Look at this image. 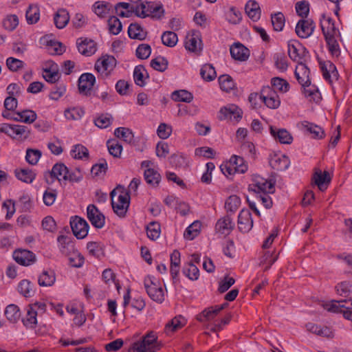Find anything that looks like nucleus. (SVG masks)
<instances>
[{
  "instance_id": "1",
  "label": "nucleus",
  "mask_w": 352,
  "mask_h": 352,
  "mask_svg": "<svg viewBox=\"0 0 352 352\" xmlns=\"http://www.w3.org/2000/svg\"><path fill=\"white\" fill-rule=\"evenodd\" d=\"M162 345L157 341V336L153 331L147 333L141 342H135L129 349V352H157Z\"/></svg>"
},
{
  "instance_id": "2",
  "label": "nucleus",
  "mask_w": 352,
  "mask_h": 352,
  "mask_svg": "<svg viewBox=\"0 0 352 352\" xmlns=\"http://www.w3.org/2000/svg\"><path fill=\"white\" fill-rule=\"evenodd\" d=\"M0 133H4L12 139L23 141L29 138L30 131L26 126L3 123L0 124Z\"/></svg>"
},
{
  "instance_id": "3",
  "label": "nucleus",
  "mask_w": 352,
  "mask_h": 352,
  "mask_svg": "<svg viewBox=\"0 0 352 352\" xmlns=\"http://www.w3.org/2000/svg\"><path fill=\"white\" fill-rule=\"evenodd\" d=\"M328 311L342 313L343 316L352 321V299L333 300L330 304L324 305Z\"/></svg>"
},
{
  "instance_id": "4",
  "label": "nucleus",
  "mask_w": 352,
  "mask_h": 352,
  "mask_svg": "<svg viewBox=\"0 0 352 352\" xmlns=\"http://www.w3.org/2000/svg\"><path fill=\"white\" fill-rule=\"evenodd\" d=\"M116 195V192L114 189L110 193L113 210L120 217H124L130 204L129 193V192H122V194L118 195L117 201L114 200Z\"/></svg>"
},
{
  "instance_id": "5",
  "label": "nucleus",
  "mask_w": 352,
  "mask_h": 352,
  "mask_svg": "<svg viewBox=\"0 0 352 352\" xmlns=\"http://www.w3.org/2000/svg\"><path fill=\"white\" fill-rule=\"evenodd\" d=\"M117 65L113 56L105 55L99 58L95 63V69L103 77L109 76Z\"/></svg>"
},
{
  "instance_id": "6",
  "label": "nucleus",
  "mask_w": 352,
  "mask_h": 352,
  "mask_svg": "<svg viewBox=\"0 0 352 352\" xmlns=\"http://www.w3.org/2000/svg\"><path fill=\"white\" fill-rule=\"evenodd\" d=\"M259 98L267 107L276 109L280 105V100L277 93L270 86L263 87L260 92Z\"/></svg>"
},
{
  "instance_id": "7",
  "label": "nucleus",
  "mask_w": 352,
  "mask_h": 352,
  "mask_svg": "<svg viewBox=\"0 0 352 352\" xmlns=\"http://www.w3.org/2000/svg\"><path fill=\"white\" fill-rule=\"evenodd\" d=\"M144 285L146 293L153 300L159 303L164 300L163 289L154 282L153 277H146L144 280Z\"/></svg>"
},
{
  "instance_id": "8",
  "label": "nucleus",
  "mask_w": 352,
  "mask_h": 352,
  "mask_svg": "<svg viewBox=\"0 0 352 352\" xmlns=\"http://www.w3.org/2000/svg\"><path fill=\"white\" fill-rule=\"evenodd\" d=\"M70 226L74 235L78 239H82L87 236L89 228L88 223L78 216H75L70 219Z\"/></svg>"
},
{
  "instance_id": "9",
  "label": "nucleus",
  "mask_w": 352,
  "mask_h": 352,
  "mask_svg": "<svg viewBox=\"0 0 352 352\" xmlns=\"http://www.w3.org/2000/svg\"><path fill=\"white\" fill-rule=\"evenodd\" d=\"M254 194L273 193L275 190L274 183L260 176H256L254 183L250 186Z\"/></svg>"
},
{
  "instance_id": "10",
  "label": "nucleus",
  "mask_w": 352,
  "mask_h": 352,
  "mask_svg": "<svg viewBox=\"0 0 352 352\" xmlns=\"http://www.w3.org/2000/svg\"><path fill=\"white\" fill-rule=\"evenodd\" d=\"M315 28V23L311 19H302L297 23L295 32L300 38H307L313 34Z\"/></svg>"
},
{
  "instance_id": "11",
  "label": "nucleus",
  "mask_w": 352,
  "mask_h": 352,
  "mask_svg": "<svg viewBox=\"0 0 352 352\" xmlns=\"http://www.w3.org/2000/svg\"><path fill=\"white\" fill-rule=\"evenodd\" d=\"M87 216L95 228L100 229L104 226L105 217L95 205L89 204L87 206Z\"/></svg>"
},
{
  "instance_id": "12",
  "label": "nucleus",
  "mask_w": 352,
  "mask_h": 352,
  "mask_svg": "<svg viewBox=\"0 0 352 352\" xmlns=\"http://www.w3.org/2000/svg\"><path fill=\"white\" fill-rule=\"evenodd\" d=\"M96 82V77L91 73H84L78 79V90L85 96L91 95V89Z\"/></svg>"
},
{
  "instance_id": "13",
  "label": "nucleus",
  "mask_w": 352,
  "mask_h": 352,
  "mask_svg": "<svg viewBox=\"0 0 352 352\" xmlns=\"http://www.w3.org/2000/svg\"><path fill=\"white\" fill-rule=\"evenodd\" d=\"M14 261L23 266H29L34 264L36 261L35 254L28 250H16L13 252Z\"/></svg>"
},
{
  "instance_id": "14",
  "label": "nucleus",
  "mask_w": 352,
  "mask_h": 352,
  "mask_svg": "<svg viewBox=\"0 0 352 352\" xmlns=\"http://www.w3.org/2000/svg\"><path fill=\"white\" fill-rule=\"evenodd\" d=\"M185 48L195 53L200 52L202 50V41L199 32L194 31L191 34L186 36Z\"/></svg>"
},
{
  "instance_id": "15",
  "label": "nucleus",
  "mask_w": 352,
  "mask_h": 352,
  "mask_svg": "<svg viewBox=\"0 0 352 352\" xmlns=\"http://www.w3.org/2000/svg\"><path fill=\"white\" fill-rule=\"evenodd\" d=\"M294 75L298 83L301 86L311 85L310 69L302 61L298 63Z\"/></svg>"
},
{
  "instance_id": "16",
  "label": "nucleus",
  "mask_w": 352,
  "mask_h": 352,
  "mask_svg": "<svg viewBox=\"0 0 352 352\" xmlns=\"http://www.w3.org/2000/svg\"><path fill=\"white\" fill-rule=\"evenodd\" d=\"M238 227L241 232H248L253 227L252 214L248 209H242L238 216Z\"/></svg>"
},
{
  "instance_id": "17",
  "label": "nucleus",
  "mask_w": 352,
  "mask_h": 352,
  "mask_svg": "<svg viewBox=\"0 0 352 352\" xmlns=\"http://www.w3.org/2000/svg\"><path fill=\"white\" fill-rule=\"evenodd\" d=\"M76 46L78 52L86 56H90L96 52V43L87 38H79L76 41Z\"/></svg>"
},
{
  "instance_id": "18",
  "label": "nucleus",
  "mask_w": 352,
  "mask_h": 352,
  "mask_svg": "<svg viewBox=\"0 0 352 352\" xmlns=\"http://www.w3.org/2000/svg\"><path fill=\"white\" fill-rule=\"evenodd\" d=\"M242 117V111L235 104H230L222 107L219 111L220 120L230 119L239 120Z\"/></svg>"
},
{
  "instance_id": "19",
  "label": "nucleus",
  "mask_w": 352,
  "mask_h": 352,
  "mask_svg": "<svg viewBox=\"0 0 352 352\" xmlns=\"http://www.w3.org/2000/svg\"><path fill=\"white\" fill-rule=\"evenodd\" d=\"M269 164L274 170L283 171L289 167V160L285 155L274 154L270 156Z\"/></svg>"
},
{
  "instance_id": "20",
  "label": "nucleus",
  "mask_w": 352,
  "mask_h": 352,
  "mask_svg": "<svg viewBox=\"0 0 352 352\" xmlns=\"http://www.w3.org/2000/svg\"><path fill=\"white\" fill-rule=\"evenodd\" d=\"M232 58L239 61H245L250 56V50L241 43H234L230 48Z\"/></svg>"
},
{
  "instance_id": "21",
  "label": "nucleus",
  "mask_w": 352,
  "mask_h": 352,
  "mask_svg": "<svg viewBox=\"0 0 352 352\" xmlns=\"http://www.w3.org/2000/svg\"><path fill=\"white\" fill-rule=\"evenodd\" d=\"M49 174L52 177L51 182H53L54 179H57L61 184L62 181H67L68 168L63 163H57L53 166Z\"/></svg>"
},
{
  "instance_id": "22",
  "label": "nucleus",
  "mask_w": 352,
  "mask_h": 352,
  "mask_svg": "<svg viewBox=\"0 0 352 352\" xmlns=\"http://www.w3.org/2000/svg\"><path fill=\"white\" fill-rule=\"evenodd\" d=\"M312 180L320 190H325L331 181V177L327 171L317 170L314 173Z\"/></svg>"
},
{
  "instance_id": "23",
  "label": "nucleus",
  "mask_w": 352,
  "mask_h": 352,
  "mask_svg": "<svg viewBox=\"0 0 352 352\" xmlns=\"http://www.w3.org/2000/svg\"><path fill=\"white\" fill-rule=\"evenodd\" d=\"M270 133L276 140L281 144H289L292 142V135L285 129H276L272 126L270 127Z\"/></svg>"
},
{
  "instance_id": "24",
  "label": "nucleus",
  "mask_w": 352,
  "mask_h": 352,
  "mask_svg": "<svg viewBox=\"0 0 352 352\" xmlns=\"http://www.w3.org/2000/svg\"><path fill=\"white\" fill-rule=\"evenodd\" d=\"M320 66L322 72V76L325 80H330L332 76L336 80L338 78V72L335 65L329 60L320 61Z\"/></svg>"
},
{
  "instance_id": "25",
  "label": "nucleus",
  "mask_w": 352,
  "mask_h": 352,
  "mask_svg": "<svg viewBox=\"0 0 352 352\" xmlns=\"http://www.w3.org/2000/svg\"><path fill=\"white\" fill-rule=\"evenodd\" d=\"M321 28L324 38L329 37V36H340L339 30L336 28L333 20L330 17L324 19V21L321 22Z\"/></svg>"
},
{
  "instance_id": "26",
  "label": "nucleus",
  "mask_w": 352,
  "mask_h": 352,
  "mask_svg": "<svg viewBox=\"0 0 352 352\" xmlns=\"http://www.w3.org/2000/svg\"><path fill=\"white\" fill-rule=\"evenodd\" d=\"M70 16L65 8H60L54 15V22L58 29L64 28L69 23Z\"/></svg>"
},
{
  "instance_id": "27",
  "label": "nucleus",
  "mask_w": 352,
  "mask_h": 352,
  "mask_svg": "<svg viewBox=\"0 0 352 352\" xmlns=\"http://www.w3.org/2000/svg\"><path fill=\"white\" fill-rule=\"evenodd\" d=\"M14 114L15 117L13 118V120L26 124L33 123L37 118L36 113L34 111L30 109L16 111Z\"/></svg>"
},
{
  "instance_id": "28",
  "label": "nucleus",
  "mask_w": 352,
  "mask_h": 352,
  "mask_svg": "<svg viewBox=\"0 0 352 352\" xmlns=\"http://www.w3.org/2000/svg\"><path fill=\"white\" fill-rule=\"evenodd\" d=\"M234 228V224L230 214L221 218L216 223V230L221 234L229 233Z\"/></svg>"
},
{
  "instance_id": "29",
  "label": "nucleus",
  "mask_w": 352,
  "mask_h": 352,
  "mask_svg": "<svg viewBox=\"0 0 352 352\" xmlns=\"http://www.w3.org/2000/svg\"><path fill=\"white\" fill-rule=\"evenodd\" d=\"M15 177L20 181L31 184L36 178V173L30 168H16L14 170Z\"/></svg>"
},
{
  "instance_id": "30",
  "label": "nucleus",
  "mask_w": 352,
  "mask_h": 352,
  "mask_svg": "<svg viewBox=\"0 0 352 352\" xmlns=\"http://www.w3.org/2000/svg\"><path fill=\"white\" fill-rule=\"evenodd\" d=\"M248 16L254 21H258L261 17V9L258 3L254 0H250L245 6Z\"/></svg>"
},
{
  "instance_id": "31",
  "label": "nucleus",
  "mask_w": 352,
  "mask_h": 352,
  "mask_svg": "<svg viewBox=\"0 0 352 352\" xmlns=\"http://www.w3.org/2000/svg\"><path fill=\"white\" fill-rule=\"evenodd\" d=\"M148 74L147 73L146 69L144 66L142 65H139L135 67L133 71V79L135 83L141 87L145 86L146 82L144 79L148 78Z\"/></svg>"
},
{
  "instance_id": "32",
  "label": "nucleus",
  "mask_w": 352,
  "mask_h": 352,
  "mask_svg": "<svg viewBox=\"0 0 352 352\" xmlns=\"http://www.w3.org/2000/svg\"><path fill=\"white\" fill-rule=\"evenodd\" d=\"M128 35L132 39L143 41L146 36V32L138 23H131L128 28Z\"/></svg>"
},
{
  "instance_id": "33",
  "label": "nucleus",
  "mask_w": 352,
  "mask_h": 352,
  "mask_svg": "<svg viewBox=\"0 0 352 352\" xmlns=\"http://www.w3.org/2000/svg\"><path fill=\"white\" fill-rule=\"evenodd\" d=\"M27 23L30 25L36 23L40 19V10L36 4H30L25 12Z\"/></svg>"
},
{
  "instance_id": "34",
  "label": "nucleus",
  "mask_w": 352,
  "mask_h": 352,
  "mask_svg": "<svg viewBox=\"0 0 352 352\" xmlns=\"http://www.w3.org/2000/svg\"><path fill=\"white\" fill-rule=\"evenodd\" d=\"M144 176L146 183L153 187L157 186L161 181L160 174L151 168L144 170Z\"/></svg>"
},
{
  "instance_id": "35",
  "label": "nucleus",
  "mask_w": 352,
  "mask_h": 352,
  "mask_svg": "<svg viewBox=\"0 0 352 352\" xmlns=\"http://www.w3.org/2000/svg\"><path fill=\"white\" fill-rule=\"evenodd\" d=\"M302 126L305 130L312 134L315 139H322L324 136L323 129L316 124L305 121L302 123Z\"/></svg>"
},
{
  "instance_id": "36",
  "label": "nucleus",
  "mask_w": 352,
  "mask_h": 352,
  "mask_svg": "<svg viewBox=\"0 0 352 352\" xmlns=\"http://www.w3.org/2000/svg\"><path fill=\"white\" fill-rule=\"evenodd\" d=\"M112 5L105 1H97L93 5V10L100 18H105L109 14Z\"/></svg>"
},
{
  "instance_id": "37",
  "label": "nucleus",
  "mask_w": 352,
  "mask_h": 352,
  "mask_svg": "<svg viewBox=\"0 0 352 352\" xmlns=\"http://www.w3.org/2000/svg\"><path fill=\"white\" fill-rule=\"evenodd\" d=\"M149 16L160 19L164 14V9L162 3H155L153 2L147 3V10Z\"/></svg>"
},
{
  "instance_id": "38",
  "label": "nucleus",
  "mask_w": 352,
  "mask_h": 352,
  "mask_svg": "<svg viewBox=\"0 0 352 352\" xmlns=\"http://www.w3.org/2000/svg\"><path fill=\"white\" fill-rule=\"evenodd\" d=\"M55 280V273L52 270H45L38 276V283L41 287H50L54 283Z\"/></svg>"
},
{
  "instance_id": "39",
  "label": "nucleus",
  "mask_w": 352,
  "mask_h": 352,
  "mask_svg": "<svg viewBox=\"0 0 352 352\" xmlns=\"http://www.w3.org/2000/svg\"><path fill=\"white\" fill-rule=\"evenodd\" d=\"M241 205V199L237 195H230L226 201L225 208L228 214H234Z\"/></svg>"
},
{
  "instance_id": "40",
  "label": "nucleus",
  "mask_w": 352,
  "mask_h": 352,
  "mask_svg": "<svg viewBox=\"0 0 352 352\" xmlns=\"http://www.w3.org/2000/svg\"><path fill=\"white\" fill-rule=\"evenodd\" d=\"M6 318L12 323H16L21 317V312L19 307L14 304L8 305L5 309Z\"/></svg>"
},
{
  "instance_id": "41",
  "label": "nucleus",
  "mask_w": 352,
  "mask_h": 352,
  "mask_svg": "<svg viewBox=\"0 0 352 352\" xmlns=\"http://www.w3.org/2000/svg\"><path fill=\"white\" fill-rule=\"evenodd\" d=\"M114 135L118 138H122L126 143L131 144L134 142V135L129 128L118 127L114 131Z\"/></svg>"
},
{
  "instance_id": "42",
  "label": "nucleus",
  "mask_w": 352,
  "mask_h": 352,
  "mask_svg": "<svg viewBox=\"0 0 352 352\" xmlns=\"http://www.w3.org/2000/svg\"><path fill=\"white\" fill-rule=\"evenodd\" d=\"M37 311L33 307H30L28 311L26 316L23 318L22 322L27 328L34 329L37 324Z\"/></svg>"
},
{
  "instance_id": "43",
  "label": "nucleus",
  "mask_w": 352,
  "mask_h": 352,
  "mask_svg": "<svg viewBox=\"0 0 352 352\" xmlns=\"http://www.w3.org/2000/svg\"><path fill=\"white\" fill-rule=\"evenodd\" d=\"M273 60L276 67L283 72L287 69L288 61L287 56L283 52H276L273 56Z\"/></svg>"
},
{
  "instance_id": "44",
  "label": "nucleus",
  "mask_w": 352,
  "mask_h": 352,
  "mask_svg": "<svg viewBox=\"0 0 352 352\" xmlns=\"http://www.w3.org/2000/svg\"><path fill=\"white\" fill-rule=\"evenodd\" d=\"M183 274L190 280H196L199 276V270L198 267L192 263L190 262L183 267Z\"/></svg>"
},
{
  "instance_id": "45",
  "label": "nucleus",
  "mask_w": 352,
  "mask_h": 352,
  "mask_svg": "<svg viewBox=\"0 0 352 352\" xmlns=\"http://www.w3.org/2000/svg\"><path fill=\"white\" fill-rule=\"evenodd\" d=\"M302 45L298 40H290L288 42V55L294 61L298 60V52L300 51Z\"/></svg>"
},
{
  "instance_id": "46",
  "label": "nucleus",
  "mask_w": 352,
  "mask_h": 352,
  "mask_svg": "<svg viewBox=\"0 0 352 352\" xmlns=\"http://www.w3.org/2000/svg\"><path fill=\"white\" fill-rule=\"evenodd\" d=\"M200 230L201 223L195 221L186 229L184 237L188 240H192L199 234Z\"/></svg>"
},
{
  "instance_id": "47",
  "label": "nucleus",
  "mask_w": 352,
  "mask_h": 352,
  "mask_svg": "<svg viewBox=\"0 0 352 352\" xmlns=\"http://www.w3.org/2000/svg\"><path fill=\"white\" fill-rule=\"evenodd\" d=\"M305 96L309 99L318 102L320 100V92L315 85L302 86Z\"/></svg>"
},
{
  "instance_id": "48",
  "label": "nucleus",
  "mask_w": 352,
  "mask_h": 352,
  "mask_svg": "<svg viewBox=\"0 0 352 352\" xmlns=\"http://www.w3.org/2000/svg\"><path fill=\"white\" fill-rule=\"evenodd\" d=\"M229 162L234 168L236 173H244L248 170V165L245 163L244 159L241 157L233 155L231 157Z\"/></svg>"
},
{
  "instance_id": "49",
  "label": "nucleus",
  "mask_w": 352,
  "mask_h": 352,
  "mask_svg": "<svg viewBox=\"0 0 352 352\" xmlns=\"http://www.w3.org/2000/svg\"><path fill=\"white\" fill-rule=\"evenodd\" d=\"M200 75L204 80L208 82L213 80L217 76L214 67L210 64H205L201 67Z\"/></svg>"
},
{
  "instance_id": "50",
  "label": "nucleus",
  "mask_w": 352,
  "mask_h": 352,
  "mask_svg": "<svg viewBox=\"0 0 352 352\" xmlns=\"http://www.w3.org/2000/svg\"><path fill=\"white\" fill-rule=\"evenodd\" d=\"M271 21L275 31L280 32L283 30L285 23V18L282 12H278L272 14L271 15Z\"/></svg>"
},
{
  "instance_id": "51",
  "label": "nucleus",
  "mask_w": 352,
  "mask_h": 352,
  "mask_svg": "<svg viewBox=\"0 0 352 352\" xmlns=\"http://www.w3.org/2000/svg\"><path fill=\"white\" fill-rule=\"evenodd\" d=\"M71 155L74 159L82 160L89 158V151L82 144H78L73 146L71 151Z\"/></svg>"
},
{
  "instance_id": "52",
  "label": "nucleus",
  "mask_w": 352,
  "mask_h": 352,
  "mask_svg": "<svg viewBox=\"0 0 352 352\" xmlns=\"http://www.w3.org/2000/svg\"><path fill=\"white\" fill-rule=\"evenodd\" d=\"M162 43L169 47L175 46L178 41L177 34L172 31L164 32L161 36Z\"/></svg>"
},
{
  "instance_id": "53",
  "label": "nucleus",
  "mask_w": 352,
  "mask_h": 352,
  "mask_svg": "<svg viewBox=\"0 0 352 352\" xmlns=\"http://www.w3.org/2000/svg\"><path fill=\"white\" fill-rule=\"evenodd\" d=\"M219 82L221 89L226 92L230 91L235 87V83L232 78L227 74L220 76L219 78Z\"/></svg>"
},
{
  "instance_id": "54",
  "label": "nucleus",
  "mask_w": 352,
  "mask_h": 352,
  "mask_svg": "<svg viewBox=\"0 0 352 352\" xmlns=\"http://www.w3.org/2000/svg\"><path fill=\"white\" fill-rule=\"evenodd\" d=\"M161 232L160 224L157 221H152L146 226L148 237L151 240H156L159 238Z\"/></svg>"
},
{
  "instance_id": "55",
  "label": "nucleus",
  "mask_w": 352,
  "mask_h": 352,
  "mask_svg": "<svg viewBox=\"0 0 352 352\" xmlns=\"http://www.w3.org/2000/svg\"><path fill=\"white\" fill-rule=\"evenodd\" d=\"M19 292L25 297H30L33 296L34 292L33 290V285L28 280H22L18 285Z\"/></svg>"
},
{
  "instance_id": "56",
  "label": "nucleus",
  "mask_w": 352,
  "mask_h": 352,
  "mask_svg": "<svg viewBox=\"0 0 352 352\" xmlns=\"http://www.w3.org/2000/svg\"><path fill=\"white\" fill-rule=\"evenodd\" d=\"M218 314L214 306H212L204 309L197 316V319L200 322L209 321L212 320Z\"/></svg>"
},
{
  "instance_id": "57",
  "label": "nucleus",
  "mask_w": 352,
  "mask_h": 352,
  "mask_svg": "<svg viewBox=\"0 0 352 352\" xmlns=\"http://www.w3.org/2000/svg\"><path fill=\"white\" fill-rule=\"evenodd\" d=\"M109 154L114 157H120L122 151V145L116 140H109L107 142Z\"/></svg>"
},
{
  "instance_id": "58",
  "label": "nucleus",
  "mask_w": 352,
  "mask_h": 352,
  "mask_svg": "<svg viewBox=\"0 0 352 352\" xmlns=\"http://www.w3.org/2000/svg\"><path fill=\"white\" fill-rule=\"evenodd\" d=\"M168 63L166 58L159 56L151 60L150 65L155 70L162 72L167 69Z\"/></svg>"
},
{
  "instance_id": "59",
  "label": "nucleus",
  "mask_w": 352,
  "mask_h": 352,
  "mask_svg": "<svg viewBox=\"0 0 352 352\" xmlns=\"http://www.w3.org/2000/svg\"><path fill=\"white\" fill-rule=\"evenodd\" d=\"M108 169L107 162L104 159L100 160L99 163L92 166L91 173L94 176L104 175Z\"/></svg>"
},
{
  "instance_id": "60",
  "label": "nucleus",
  "mask_w": 352,
  "mask_h": 352,
  "mask_svg": "<svg viewBox=\"0 0 352 352\" xmlns=\"http://www.w3.org/2000/svg\"><path fill=\"white\" fill-rule=\"evenodd\" d=\"M172 99L175 101L190 102L193 99L192 94L186 90L175 91L172 94Z\"/></svg>"
},
{
  "instance_id": "61",
  "label": "nucleus",
  "mask_w": 352,
  "mask_h": 352,
  "mask_svg": "<svg viewBox=\"0 0 352 352\" xmlns=\"http://www.w3.org/2000/svg\"><path fill=\"white\" fill-rule=\"evenodd\" d=\"M338 36H330L324 38L327 42L329 51L331 55L338 57L340 54V49L337 41Z\"/></svg>"
},
{
  "instance_id": "62",
  "label": "nucleus",
  "mask_w": 352,
  "mask_h": 352,
  "mask_svg": "<svg viewBox=\"0 0 352 352\" xmlns=\"http://www.w3.org/2000/svg\"><path fill=\"white\" fill-rule=\"evenodd\" d=\"M19 25V18L16 14H9L3 21V28L10 32L13 31Z\"/></svg>"
},
{
  "instance_id": "63",
  "label": "nucleus",
  "mask_w": 352,
  "mask_h": 352,
  "mask_svg": "<svg viewBox=\"0 0 352 352\" xmlns=\"http://www.w3.org/2000/svg\"><path fill=\"white\" fill-rule=\"evenodd\" d=\"M108 25L110 33L113 34V35L118 34L122 29L121 21L118 17L115 16H112L109 19Z\"/></svg>"
},
{
  "instance_id": "64",
  "label": "nucleus",
  "mask_w": 352,
  "mask_h": 352,
  "mask_svg": "<svg viewBox=\"0 0 352 352\" xmlns=\"http://www.w3.org/2000/svg\"><path fill=\"white\" fill-rule=\"evenodd\" d=\"M113 120L111 115L106 113L101 114L94 120L96 126L100 129H106L111 125Z\"/></svg>"
}]
</instances>
